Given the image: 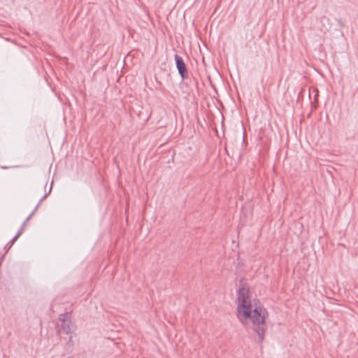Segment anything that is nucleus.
I'll list each match as a JSON object with an SVG mask.
<instances>
[{"mask_svg":"<svg viewBox=\"0 0 358 358\" xmlns=\"http://www.w3.org/2000/svg\"><path fill=\"white\" fill-rule=\"evenodd\" d=\"M238 313L245 319L250 318L253 324V329L258 336L259 342L262 343L266 331V318L268 312L264 307L259 306L252 310L249 289L241 287L238 290Z\"/></svg>","mask_w":358,"mask_h":358,"instance_id":"1","label":"nucleus"},{"mask_svg":"<svg viewBox=\"0 0 358 358\" xmlns=\"http://www.w3.org/2000/svg\"><path fill=\"white\" fill-rule=\"evenodd\" d=\"M59 321L62 322L61 328L66 334H71L73 328V324L71 320H68V313H62L59 315Z\"/></svg>","mask_w":358,"mask_h":358,"instance_id":"2","label":"nucleus"},{"mask_svg":"<svg viewBox=\"0 0 358 358\" xmlns=\"http://www.w3.org/2000/svg\"><path fill=\"white\" fill-rule=\"evenodd\" d=\"M175 61L176 64V67L178 71L179 74L182 77V78H187L188 73L187 70L186 65L183 61L182 57L178 55H175Z\"/></svg>","mask_w":358,"mask_h":358,"instance_id":"3","label":"nucleus"},{"mask_svg":"<svg viewBox=\"0 0 358 358\" xmlns=\"http://www.w3.org/2000/svg\"><path fill=\"white\" fill-rule=\"evenodd\" d=\"M52 190V187H50V189L48 191V192L45 193L43 196L40 199L38 203L37 204V206L35 207V208L34 209V210L31 212V213L25 219V220L23 222L22 224H24V226H26L27 222L29 221V220L31 218V217L34 215V214L35 213V212L37 210L38 206H40V204L41 203V202L50 194V192Z\"/></svg>","mask_w":358,"mask_h":358,"instance_id":"4","label":"nucleus"},{"mask_svg":"<svg viewBox=\"0 0 358 358\" xmlns=\"http://www.w3.org/2000/svg\"><path fill=\"white\" fill-rule=\"evenodd\" d=\"M20 236V233H17L16 235L13 238V239L8 244H10V246H11Z\"/></svg>","mask_w":358,"mask_h":358,"instance_id":"5","label":"nucleus"},{"mask_svg":"<svg viewBox=\"0 0 358 358\" xmlns=\"http://www.w3.org/2000/svg\"><path fill=\"white\" fill-rule=\"evenodd\" d=\"M20 236V233H17L16 235L13 238V239L8 244H10V246H11Z\"/></svg>","mask_w":358,"mask_h":358,"instance_id":"6","label":"nucleus"},{"mask_svg":"<svg viewBox=\"0 0 358 358\" xmlns=\"http://www.w3.org/2000/svg\"><path fill=\"white\" fill-rule=\"evenodd\" d=\"M20 236V233H17L16 235L13 238V239L8 244H10V246H11Z\"/></svg>","mask_w":358,"mask_h":358,"instance_id":"7","label":"nucleus"},{"mask_svg":"<svg viewBox=\"0 0 358 358\" xmlns=\"http://www.w3.org/2000/svg\"><path fill=\"white\" fill-rule=\"evenodd\" d=\"M26 226H24V224H22L20 229H19V231H17V233H20V235H21L22 234V232L24 231V228H25Z\"/></svg>","mask_w":358,"mask_h":358,"instance_id":"8","label":"nucleus"}]
</instances>
